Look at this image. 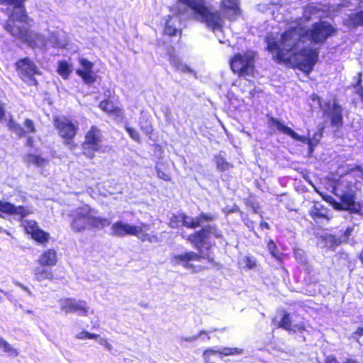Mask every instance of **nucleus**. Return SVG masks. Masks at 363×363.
I'll return each mask as SVG.
<instances>
[{"label": "nucleus", "instance_id": "a19ab883", "mask_svg": "<svg viewBox=\"0 0 363 363\" xmlns=\"http://www.w3.org/2000/svg\"><path fill=\"white\" fill-rule=\"evenodd\" d=\"M181 213L178 215H174L171 217L169 220V226L172 228H177L182 225V220L180 219Z\"/></svg>", "mask_w": 363, "mask_h": 363}, {"label": "nucleus", "instance_id": "5701e85b", "mask_svg": "<svg viewBox=\"0 0 363 363\" xmlns=\"http://www.w3.org/2000/svg\"><path fill=\"white\" fill-rule=\"evenodd\" d=\"M328 209L325 208L322 204L317 203H315L310 210V215L315 220L320 219L330 220V217L328 215Z\"/></svg>", "mask_w": 363, "mask_h": 363}, {"label": "nucleus", "instance_id": "9b49d317", "mask_svg": "<svg viewBox=\"0 0 363 363\" xmlns=\"http://www.w3.org/2000/svg\"><path fill=\"white\" fill-rule=\"evenodd\" d=\"M79 67L76 70V73L83 79L86 84H91L96 82V77L93 71V63L88 60L79 58Z\"/></svg>", "mask_w": 363, "mask_h": 363}, {"label": "nucleus", "instance_id": "c85d7f7f", "mask_svg": "<svg viewBox=\"0 0 363 363\" xmlns=\"http://www.w3.org/2000/svg\"><path fill=\"white\" fill-rule=\"evenodd\" d=\"M25 161L28 164H33L38 167H44L48 163V160L40 155L28 154L25 157Z\"/></svg>", "mask_w": 363, "mask_h": 363}, {"label": "nucleus", "instance_id": "f257e3e1", "mask_svg": "<svg viewBox=\"0 0 363 363\" xmlns=\"http://www.w3.org/2000/svg\"><path fill=\"white\" fill-rule=\"evenodd\" d=\"M335 33L336 29L330 23L320 21L308 30L299 26L291 27L279 40L268 35L265 41L268 50L278 60L293 62L300 70L309 73L318 60V50L305 45L306 41L322 45Z\"/></svg>", "mask_w": 363, "mask_h": 363}, {"label": "nucleus", "instance_id": "0e129e2a", "mask_svg": "<svg viewBox=\"0 0 363 363\" xmlns=\"http://www.w3.org/2000/svg\"><path fill=\"white\" fill-rule=\"evenodd\" d=\"M260 227L262 228L269 229V225L267 223L264 222V221H262L260 223Z\"/></svg>", "mask_w": 363, "mask_h": 363}, {"label": "nucleus", "instance_id": "8fccbe9b", "mask_svg": "<svg viewBox=\"0 0 363 363\" xmlns=\"http://www.w3.org/2000/svg\"><path fill=\"white\" fill-rule=\"evenodd\" d=\"M351 172H357V177L363 179V170L360 166H357L356 167L351 169Z\"/></svg>", "mask_w": 363, "mask_h": 363}, {"label": "nucleus", "instance_id": "774afa93", "mask_svg": "<svg viewBox=\"0 0 363 363\" xmlns=\"http://www.w3.org/2000/svg\"><path fill=\"white\" fill-rule=\"evenodd\" d=\"M344 363H357V362L354 360L349 359H347L346 362H345Z\"/></svg>", "mask_w": 363, "mask_h": 363}, {"label": "nucleus", "instance_id": "f03ea898", "mask_svg": "<svg viewBox=\"0 0 363 363\" xmlns=\"http://www.w3.org/2000/svg\"><path fill=\"white\" fill-rule=\"evenodd\" d=\"M26 0H0V4L13 6V9L4 25V28L13 37L26 43L31 47L40 49L48 45L62 48L65 45V33L62 30L52 32L49 40L40 34L28 30L20 24H29V17L26 13L23 4Z\"/></svg>", "mask_w": 363, "mask_h": 363}, {"label": "nucleus", "instance_id": "f704fd0d", "mask_svg": "<svg viewBox=\"0 0 363 363\" xmlns=\"http://www.w3.org/2000/svg\"><path fill=\"white\" fill-rule=\"evenodd\" d=\"M347 24L353 27L363 26V10L352 13L347 19Z\"/></svg>", "mask_w": 363, "mask_h": 363}, {"label": "nucleus", "instance_id": "c9c22d12", "mask_svg": "<svg viewBox=\"0 0 363 363\" xmlns=\"http://www.w3.org/2000/svg\"><path fill=\"white\" fill-rule=\"evenodd\" d=\"M0 350H2V352L7 353L9 355L16 356L18 354L17 350L13 348L8 342H6L1 337H0Z\"/></svg>", "mask_w": 363, "mask_h": 363}, {"label": "nucleus", "instance_id": "4d7b16f0", "mask_svg": "<svg viewBox=\"0 0 363 363\" xmlns=\"http://www.w3.org/2000/svg\"><path fill=\"white\" fill-rule=\"evenodd\" d=\"M317 145L314 144L313 142H311V143H309L308 145V153L309 155H312L313 151H314V148Z\"/></svg>", "mask_w": 363, "mask_h": 363}, {"label": "nucleus", "instance_id": "aec40b11", "mask_svg": "<svg viewBox=\"0 0 363 363\" xmlns=\"http://www.w3.org/2000/svg\"><path fill=\"white\" fill-rule=\"evenodd\" d=\"M243 352V350L237 347H223L218 348V350L214 348H208L203 353V357L204 358L205 362L208 363L209 359L208 357L211 355L218 354L220 358H223L224 356H233L241 354Z\"/></svg>", "mask_w": 363, "mask_h": 363}, {"label": "nucleus", "instance_id": "cd10ccee", "mask_svg": "<svg viewBox=\"0 0 363 363\" xmlns=\"http://www.w3.org/2000/svg\"><path fill=\"white\" fill-rule=\"evenodd\" d=\"M45 266L38 267L34 269V276L37 281H43L44 280H51L53 278V274L50 269L44 267Z\"/></svg>", "mask_w": 363, "mask_h": 363}, {"label": "nucleus", "instance_id": "39448f33", "mask_svg": "<svg viewBox=\"0 0 363 363\" xmlns=\"http://www.w3.org/2000/svg\"><path fill=\"white\" fill-rule=\"evenodd\" d=\"M230 67L233 72L240 76L251 75L254 71L253 52L236 54L230 61Z\"/></svg>", "mask_w": 363, "mask_h": 363}, {"label": "nucleus", "instance_id": "a18cd8bd", "mask_svg": "<svg viewBox=\"0 0 363 363\" xmlns=\"http://www.w3.org/2000/svg\"><path fill=\"white\" fill-rule=\"evenodd\" d=\"M125 130L128 133L130 137L134 140L135 141H139L140 140V135L138 132L134 129L132 128L128 125L125 126Z\"/></svg>", "mask_w": 363, "mask_h": 363}, {"label": "nucleus", "instance_id": "338daca9", "mask_svg": "<svg viewBox=\"0 0 363 363\" xmlns=\"http://www.w3.org/2000/svg\"><path fill=\"white\" fill-rule=\"evenodd\" d=\"M359 209L358 210V211L357 213L361 214L362 216H363V203L362 204H360L359 203Z\"/></svg>", "mask_w": 363, "mask_h": 363}, {"label": "nucleus", "instance_id": "473e14b6", "mask_svg": "<svg viewBox=\"0 0 363 363\" xmlns=\"http://www.w3.org/2000/svg\"><path fill=\"white\" fill-rule=\"evenodd\" d=\"M99 107L101 110L106 113H113L117 116L122 115V111L118 107H116L113 103L109 100H104L99 104Z\"/></svg>", "mask_w": 363, "mask_h": 363}, {"label": "nucleus", "instance_id": "864d4df0", "mask_svg": "<svg viewBox=\"0 0 363 363\" xmlns=\"http://www.w3.org/2000/svg\"><path fill=\"white\" fill-rule=\"evenodd\" d=\"M16 284L17 286H20L23 290L26 291L29 296H31L33 295L32 292L30 291V290L27 286H24L23 284H21L19 282H16Z\"/></svg>", "mask_w": 363, "mask_h": 363}, {"label": "nucleus", "instance_id": "680f3d73", "mask_svg": "<svg viewBox=\"0 0 363 363\" xmlns=\"http://www.w3.org/2000/svg\"><path fill=\"white\" fill-rule=\"evenodd\" d=\"M326 363H339V362L333 357H328L326 359Z\"/></svg>", "mask_w": 363, "mask_h": 363}, {"label": "nucleus", "instance_id": "f3484780", "mask_svg": "<svg viewBox=\"0 0 363 363\" xmlns=\"http://www.w3.org/2000/svg\"><path fill=\"white\" fill-rule=\"evenodd\" d=\"M324 111L330 118L332 126L339 128L342 125V108L339 104L335 101L333 104L328 103Z\"/></svg>", "mask_w": 363, "mask_h": 363}, {"label": "nucleus", "instance_id": "58836bf2", "mask_svg": "<svg viewBox=\"0 0 363 363\" xmlns=\"http://www.w3.org/2000/svg\"><path fill=\"white\" fill-rule=\"evenodd\" d=\"M73 299L72 298H62L59 301L61 310L66 313L72 312Z\"/></svg>", "mask_w": 363, "mask_h": 363}, {"label": "nucleus", "instance_id": "37998d69", "mask_svg": "<svg viewBox=\"0 0 363 363\" xmlns=\"http://www.w3.org/2000/svg\"><path fill=\"white\" fill-rule=\"evenodd\" d=\"M294 257L301 264H305L306 262V257L305 256V252L301 249H295L294 250Z\"/></svg>", "mask_w": 363, "mask_h": 363}, {"label": "nucleus", "instance_id": "a878e982", "mask_svg": "<svg viewBox=\"0 0 363 363\" xmlns=\"http://www.w3.org/2000/svg\"><path fill=\"white\" fill-rule=\"evenodd\" d=\"M96 211L91 208L90 224L89 226L103 229L106 226H108L111 224V220L106 218L96 216Z\"/></svg>", "mask_w": 363, "mask_h": 363}, {"label": "nucleus", "instance_id": "c756f323", "mask_svg": "<svg viewBox=\"0 0 363 363\" xmlns=\"http://www.w3.org/2000/svg\"><path fill=\"white\" fill-rule=\"evenodd\" d=\"M168 55L171 65H172L177 70H179L183 72H191V69L186 65L184 64L181 60L177 56L174 55L170 50L168 52Z\"/></svg>", "mask_w": 363, "mask_h": 363}, {"label": "nucleus", "instance_id": "b1692460", "mask_svg": "<svg viewBox=\"0 0 363 363\" xmlns=\"http://www.w3.org/2000/svg\"><path fill=\"white\" fill-rule=\"evenodd\" d=\"M206 238V230L203 228L202 230L197 231L192 235H190L188 240L191 242L194 247L199 251V253L201 254L202 252L201 248Z\"/></svg>", "mask_w": 363, "mask_h": 363}, {"label": "nucleus", "instance_id": "e433bc0d", "mask_svg": "<svg viewBox=\"0 0 363 363\" xmlns=\"http://www.w3.org/2000/svg\"><path fill=\"white\" fill-rule=\"evenodd\" d=\"M215 161L218 169L221 172L227 171L231 167L230 164L225 161V158L221 155V154H219L215 157Z\"/></svg>", "mask_w": 363, "mask_h": 363}, {"label": "nucleus", "instance_id": "ddd939ff", "mask_svg": "<svg viewBox=\"0 0 363 363\" xmlns=\"http://www.w3.org/2000/svg\"><path fill=\"white\" fill-rule=\"evenodd\" d=\"M342 203L335 202L334 207L339 210L349 211L351 213H357L359 208V203L354 201V194L352 191H345L340 196Z\"/></svg>", "mask_w": 363, "mask_h": 363}, {"label": "nucleus", "instance_id": "20e7f679", "mask_svg": "<svg viewBox=\"0 0 363 363\" xmlns=\"http://www.w3.org/2000/svg\"><path fill=\"white\" fill-rule=\"evenodd\" d=\"M150 229V225L148 224L141 223L140 225H133L120 220L112 225L111 235L118 237H124L128 235H134L143 242H157L158 238L156 235H150L147 233Z\"/></svg>", "mask_w": 363, "mask_h": 363}, {"label": "nucleus", "instance_id": "603ef678", "mask_svg": "<svg viewBox=\"0 0 363 363\" xmlns=\"http://www.w3.org/2000/svg\"><path fill=\"white\" fill-rule=\"evenodd\" d=\"M245 264H246V266L249 268V269H252L255 266V262L254 261H252L250 257H245Z\"/></svg>", "mask_w": 363, "mask_h": 363}, {"label": "nucleus", "instance_id": "e2e57ef3", "mask_svg": "<svg viewBox=\"0 0 363 363\" xmlns=\"http://www.w3.org/2000/svg\"><path fill=\"white\" fill-rule=\"evenodd\" d=\"M354 334H356L359 336H362L363 335V327L358 328L357 330H356V332L354 333Z\"/></svg>", "mask_w": 363, "mask_h": 363}, {"label": "nucleus", "instance_id": "49530a36", "mask_svg": "<svg viewBox=\"0 0 363 363\" xmlns=\"http://www.w3.org/2000/svg\"><path fill=\"white\" fill-rule=\"evenodd\" d=\"M267 248H268V250L269 251V252L271 253V255L274 257H278V255H277V245L276 244L274 243V241L272 240H270L268 244H267Z\"/></svg>", "mask_w": 363, "mask_h": 363}, {"label": "nucleus", "instance_id": "7ed1b4c3", "mask_svg": "<svg viewBox=\"0 0 363 363\" xmlns=\"http://www.w3.org/2000/svg\"><path fill=\"white\" fill-rule=\"evenodd\" d=\"M190 10L197 18L203 21L215 33H222L223 18L218 11H212L207 4L206 0H179Z\"/></svg>", "mask_w": 363, "mask_h": 363}, {"label": "nucleus", "instance_id": "79ce46f5", "mask_svg": "<svg viewBox=\"0 0 363 363\" xmlns=\"http://www.w3.org/2000/svg\"><path fill=\"white\" fill-rule=\"evenodd\" d=\"M216 330L206 331V330H201L198 335H193L191 337H182V339L186 342H193L196 340L199 337H201L202 335H208L209 333H212L213 331H215ZM207 340H210V336L207 335Z\"/></svg>", "mask_w": 363, "mask_h": 363}, {"label": "nucleus", "instance_id": "9d476101", "mask_svg": "<svg viewBox=\"0 0 363 363\" xmlns=\"http://www.w3.org/2000/svg\"><path fill=\"white\" fill-rule=\"evenodd\" d=\"M220 11L228 20H236L241 15L240 0H220Z\"/></svg>", "mask_w": 363, "mask_h": 363}, {"label": "nucleus", "instance_id": "6e6552de", "mask_svg": "<svg viewBox=\"0 0 363 363\" xmlns=\"http://www.w3.org/2000/svg\"><path fill=\"white\" fill-rule=\"evenodd\" d=\"M17 68L22 79L29 85H36L37 81L35 76L40 74V72L35 65L29 59L25 58L19 60Z\"/></svg>", "mask_w": 363, "mask_h": 363}, {"label": "nucleus", "instance_id": "6e6d98bb", "mask_svg": "<svg viewBox=\"0 0 363 363\" xmlns=\"http://www.w3.org/2000/svg\"><path fill=\"white\" fill-rule=\"evenodd\" d=\"M5 116V107L4 104L0 101V119L3 118Z\"/></svg>", "mask_w": 363, "mask_h": 363}, {"label": "nucleus", "instance_id": "a211bd4d", "mask_svg": "<svg viewBox=\"0 0 363 363\" xmlns=\"http://www.w3.org/2000/svg\"><path fill=\"white\" fill-rule=\"evenodd\" d=\"M202 256L194 252H187L182 255H174L170 260L172 265L182 264L185 269H191L193 265L189 262L191 261H200Z\"/></svg>", "mask_w": 363, "mask_h": 363}, {"label": "nucleus", "instance_id": "4be33fe9", "mask_svg": "<svg viewBox=\"0 0 363 363\" xmlns=\"http://www.w3.org/2000/svg\"><path fill=\"white\" fill-rule=\"evenodd\" d=\"M279 326L288 331L293 333H301L305 330L303 323H294L290 317V314L286 312H284L282 315V318L279 322Z\"/></svg>", "mask_w": 363, "mask_h": 363}, {"label": "nucleus", "instance_id": "2f4dec72", "mask_svg": "<svg viewBox=\"0 0 363 363\" xmlns=\"http://www.w3.org/2000/svg\"><path fill=\"white\" fill-rule=\"evenodd\" d=\"M87 303L83 300L73 299L72 312L78 313L79 315L86 316L89 312Z\"/></svg>", "mask_w": 363, "mask_h": 363}, {"label": "nucleus", "instance_id": "5fc2aeb1", "mask_svg": "<svg viewBox=\"0 0 363 363\" xmlns=\"http://www.w3.org/2000/svg\"><path fill=\"white\" fill-rule=\"evenodd\" d=\"M311 99L313 101H316L317 102V104L318 106V107H321V103H320V98L318 95L316 94H313L311 96Z\"/></svg>", "mask_w": 363, "mask_h": 363}, {"label": "nucleus", "instance_id": "de8ad7c7", "mask_svg": "<svg viewBox=\"0 0 363 363\" xmlns=\"http://www.w3.org/2000/svg\"><path fill=\"white\" fill-rule=\"evenodd\" d=\"M322 138V130L320 129L318 131L314 133L312 138L310 140L314 144L318 145Z\"/></svg>", "mask_w": 363, "mask_h": 363}, {"label": "nucleus", "instance_id": "4c0bfd02", "mask_svg": "<svg viewBox=\"0 0 363 363\" xmlns=\"http://www.w3.org/2000/svg\"><path fill=\"white\" fill-rule=\"evenodd\" d=\"M324 240L325 242V245L329 248H333L342 242L340 238H337L332 235H326L324 237Z\"/></svg>", "mask_w": 363, "mask_h": 363}, {"label": "nucleus", "instance_id": "c03bdc74", "mask_svg": "<svg viewBox=\"0 0 363 363\" xmlns=\"http://www.w3.org/2000/svg\"><path fill=\"white\" fill-rule=\"evenodd\" d=\"M76 337L81 340L96 339L99 337V335L96 334L90 333L87 331H82L76 335Z\"/></svg>", "mask_w": 363, "mask_h": 363}, {"label": "nucleus", "instance_id": "6ab92c4d", "mask_svg": "<svg viewBox=\"0 0 363 363\" xmlns=\"http://www.w3.org/2000/svg\"><path fill=\"white\" fill-rule=\"evenodd\" d=\"M180 219L182 220V225L186 228H195L199 227L203 223L212 221L216 218L213 214L201 213L198 217L192 218L181 213Z\"/></svg>", "mask_w": 363, "mask_h": 363}, {"label": "nucleus", "instance_id": "052dcab7", "mask_svg": "<svg viewBox=\"0 0 363 363\" xmlns=\"http://www.w3.org/2000/svg\"><path fill=\"white\" fill-rule=\"evenodd\" d=\"M357 93L360 96L361 99L363 101V87L359 86L357 89Z\"/></svg>", "mask_w": 363, "mask_h": 363}, {"label": "nucleus", "instance_id": "dca6fc26", "mask_svg": "<svg viewBox=\"0 0 363 363\" xmlns=\"http://www.w3.org/2000/svg\"><path fill=\"white\" fill-rule=\"evenodd\" d=\"M22 225L26 233L31 235L32 238L38 242L43 243L48 241L49 234L40 229L35 220H22Z\"/></svg>", "mask_w": 363, "mask_h": 363}, {"label": "nucleus", "instance_id": "3c124183", "mask_svg": "<svg viewBox=\"0 0 363 363\" xmlns=\"http://www.w3.org/2000/svg\"><path fill=\"white\" fill-rule=\"evenodd\" d=\"M140 124H141V128L144 130V132L146 134H150L152 133V126L150 125V124L147 123L145 125H143L141 122H140Z\"/></svg>", "mask_w": 363, "mask_h": 363}, {"label": "nucleus", "instance_id": "13d9d810", "mask_svg": "<svg viewBox=\"0 0 363 363\" xmlns=\"http://www.w3.org/2000/svg\"><path fill=\"white\" fill-rule=\"evenodd\" d=\"M26 137H27L26 145L30 147L33 146V137L29 136V135H28V136H26Z\"/></svg>", "mask_w": 363, "mask_h": 363}, {"label": "nucleus", "instance_id": "393cba45", "mask_svg": "<svg viewBox=\"0 0 363 363\" xmlns=\"http://www.w3.org/2000/svg\"><path fill=\"white\" fill-rule=\"evenodd\" d=\"M38 262L42 266H54L57 263V255L54 250L45 251L38 258Z\"/></svg>", "mask_w": 363, "mask_h": 363}, {"label": "nucleus", "instance_id": "72a5a7b5", "mask_svg": "<svg viewBox=\"0 0 363 363\" xmlns=\"http://www.w3.org/2000/svg\"><path fill=\"white\" fill-rule=\"evenodd\" d=\"M320 12V9L313 4L308 5L303 11V18L306 21H310L312 18L313 16H315L316 18H319L321 16L319 14Z\"/></svg>", "mask_w": 363, "mask_h": 363}, {"label": "nucleus", "instance_id": "ea45409f", "mask_svg": "<svg viewBox=\"0 0 363 363\" xmlns=\"http://www.w3.org/2000/svg\"><path fill=\"white\" fill-rule=\"evenodd\" d=\"M206 230V236L213 235L216 238H220L223 236L220 230L218 229L215 225H208L204 228Z\"/></svg>", "mask_w": 363, "mask_h": 363}, {"label": "nucleus", "instance_id": "09e8293b", "mask_svg": "<svg viewBox=\"0 0 363 363\" xmlns=\"http://www.w3.org/2000/svg\"><path fill=\"white\" fill-rule=\"evenodd\" d=\"M156 169H157V173L158 177H160V179H162L164 181L170 180V176L168 174L164 172L163 171L160 170L157 167Z\"/></svg>", "mask_w": 363, "mask_h": 363}, {"label": "nucleus", "instance_id": "4468645a", "mask_svg": "<svg viewBox=\"0 0 363 363\" xmlns=\"http://www.w3.org/2000/svg\"><path fill=\"white\" fill-rule=\"evenodd\" d=\"M269 125L273 127H275L279 131L290 136L295 140L299 141L302 143H306L307 145L311 143L309 137L299 135L291 128L285 125L281 121H279L277 118L273 117L270 118Z\"/></svg>", "mask_w": 363, "mask_h": 363}, {"label": "nucleus", "instance_id": "0eeeda50", "mask_svg": "<svg viewBox=\"0 0 363 363\" xmlns=\"http://www.w3.org/2000/svg\"><path fill=\"white\" fill-rule=\"evenodd\" d=\"M91 213V208L87 205L74 209L70 214L72 229L74 231L80 232L89 226Z\"/></svg>", "mask_w": 363, "mask_h": 363}, {"label": "nucleus", "instance_id": "2eb2a0df", "mask_svg": "<svg viewBox=\"0 0 363 363\" xmlns=\"http://www.w3.org/2000/svg\"><path fill=\"white\" fill-rule=\"evenodd\" d=\"M269 125L273 127H275L279 131L290 136L295 140L299 141L302 143H306L307 145L311 143L309 137L299 135L291 128L285 125L281 121H279L277 118L273 117L270 118Z\"/></svg>", "mask_w": 363, "mask_h": 363}, {"label": "nucleus", "instance_id": "7c9ffc66", "mask_svg": "<svg viewBox=\"0 0 363 363\" xmlns=\"http://www.w3.org/2000/svg\"><path fill=\"white\" fill-rule=\"evenodd\" d=\"M57 72L64 79H67L72 72V66L65 60H60Z\"/></svg>", "mask_w": 363, "mask_h": 363}, {"label": "nucleus", "instance_id": "bb28decb", "mask_svg": "<svg viewBox=\"0 0 363 363\" xmlns=\"http://www.w3.org/2000/svg\"><path fill=\"white\" fill-rule=\"evenodd\" d=\"M179 21L178 16H169V19L167 21L164 32L169 36L176 35L177 33L180 32V30L177 28V23Z\"/></svg>", "mask_w": 363, "mask_h": 363}, {"label": "nucleus", "instance_id": "412c9836", "mask_svg": "<svg viewBox=\"0 0 363 363\" xmlns=\"http://www.w3.org/2000/svg\"><path fill=\"white\" fill-rule=\"evenodd\" d=\"M0 212L11 216H16L19 219H23L30 213L28 209L23 206H16L9 202L3 201H0Z\"/></svg>", "mask_w": 363, "mask_h": 363}, {"label": "nucleus", "instance_id": "69168bd1", "mask_svg": "<svg viewBox=\"0 0 363 363\" xmlns=\"http://www.w3.org/2000/svg\"><path fill=\"white\" fill-rule=\"evenodd\" d=\"M104 347L108 351H111V350H112V345L108 341L106 343V345H104Z\"/></svg>", "mask_w": 363, "mask_h": 363}, {"label": "nucleus", "instance_id": "bf43d9fd", "mask_svg": "<svg viewBox=\"0 0 363 363\" xmlns=\"http://www.w3.org/2000/svg\"><path fill=\"white\" fill-rule=\"evenodd\" d=\"M96 340H97L98 342L101 345H103L104 346L106 345V343L107 342V340L104 338V337H100L99 336L98 338H96Z\"/></svg>", "mask_w": 363, "mask_h": 363}, {"label": "nucleus", "instance_id": "f8f14e48", "mask_svg": "<svg viewBox=\"0 0 363 363\" xmlns=\"http://www.w3.org/2000/svg\"><path fill=\"white\" fill-rule=\"evenodd\" d=\"M7 125L9 130L14 133L20 138L26 137L29 134L36 133L35 124L30 119H26L24 121V128L21 127L20 124L14 121L13 119H10Z\"/></svg>", "mask_w": 363, "mask_h": 363}, {"label": "nucleus", "instance_id": "1a4fd4ad", "mask_svg": "<svg viewBox=\"0 0 363 363\" xmlns=\"http://www.w3.org/2000/svg\"><path fill=\"white\" fill-rule=\"evenodd\" d=\"M54 125L57 129L59 135L67 140H72L76 135L78 129L76 125L65 117L56 118Z\"/></svg>", "mask_w": 363, "mask_h": 363}, {"label": "nucleus", "instance_id": "423d86ee", "mask_svg": "<svg viewBox=\"0 0 363 363\" xmlns=\"http://www.w3.org/2000/svg\"><path fill=\"white\" fill-rule=\"evenodd\" d=\"M102 135L99 128L92 126L86 133L82 143L83 154L88 158L92 159L95 152H104L101 148Z\"/></svg>", "mask_w": 363, "mask_h": 363}]
</instances>
